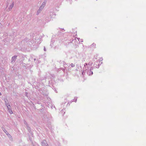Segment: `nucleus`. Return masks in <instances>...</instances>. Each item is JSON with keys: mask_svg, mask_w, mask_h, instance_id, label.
Here are the masks:
<instances>
[{"mask_svg": "<svg viewBox=\"0 0 146 146\" xmlns=\"http://www.w3.org/2000/svg\"><path fill=\"white\" fill-rule=\"evenodd\" d=\"M17 56L16 55H15L12 57L11 62L12 63H13L15 62V61L17 59Z\"/></svg>", "mask_w": 146, "mask_h": 146, "instance_id": "f257e3e1", "label": "nucleus"}, {"mask_svg": "<svg viewBox=\"0 0 146 146\" xmlns=\"http://www.w3.org/2000/svg\"><path fill=\"white\" fill-rule=\"evenodd\" d=\"M14 5V2H13L12 4L10 5L9 6V7L8 8V10H9V11H11L12 8H13V7Z\"/></svg>", "mask_w": 146, "mask_h": 146, "instance_id": "f03ea898", "label": "nucleus"}, {"mask_svg": "<svg viewBox=\"0 0 146 146\" xmlns=\"http://www.w3.org/2000/svg\"><path fill=\"white\" fill-rule=\"evenodd\" d=\"M87 74L89 75H92L93 74V72L91 71V68L90 70L88 71L87 72Z\"/></svg>", "mask_w": 146, "mask_h": 146, "instance_id": "7ed1b4c3", "label": "nucleus"}, {"mask_svg": "<svg viewBox=\"0 0 146 146\" xmlns=\"http://www.w3.org/2000/svg\"><path fill=\"white\" fill-rule=\"evenodd\" d=\"M47 144L46 141L45 140H43L41 143V145L42 146H45Z\"/></svg>", "mask_w": 146, "mask_h": 146, "instance_id": "20e7f679", "label": "nucleus"}, {"mask_svg": "<svg viewBox=\"0 0 146 146\" xmlns=\"http://www.w3.org/2000/svg\"><path fill=\"white\" fill-rule=\"evenodd\" d=\"M5 102V104L6 106H9V104L8 102V101H7V99H5L4 100Z\"/></svg>", "mask_w": 146, "mask_h": 146, "instance_id": "39448f33", "label": "nucleus"}, {"mask_svg": "<svg viewBox=\"0 0 146 146\" xmlns=\"http://www.w3.org/2000/svg\"><path fill=\"white\" fill-rule=\"evenodd\" d=\"M46 1H45L44 2H43V3H42V4L41 5V6H43V7H44L45 6V5L46 4Z\"/></svg>", "mask_w": 146, "mask_h": 146, "instance_id": "423d86ee", "label": "nucleus"}, {"mask_svg": "<svg viewBox=\"0 0 146 146\" xmlns=\"http://www.w3.org/2000/svg\"><path fill=\"white\" fill-rule=\"evenodd\" d=\"M3 130L8 136L10 135L9 133L6 130L4 129V130Z\"/></svg>", "mask_w": 146, "mask_h": 146, "instance_id": "0eeeda50", "label": "nucleus"}, {"mask_svg": "<svg viewBox=\"0 0 146 146\" xmlns=\"http://www.w3.org/2000/svg\"><path fill=\"white\" fill-rule=\"evenodd\" d=\"M9 111V112L11 114L13 113V112L12 111V110H11V108L9 110H8Z\"/></svg>", "mask_w": 146, "mask_h": 146, "instance_id": "6e6552de", "label": "nucleus"}, {"mask_svg": "<svg viewBox=\"0 0 146 146\" xmlns=\"http://www.w3.org/2000/svg\"><path fill=\"white\" fill-rule=\"evenodd\" d=\"M43 8L44 7H43V6H40V7H39V9L41 11Z\"/></svg>", "mask_w": 146, "mask_h": 146, "instance_id": "1a4fd4ad", "label": "nucleus"}, {"mask_svg": "<svg viewBox=\"0 0 146 146\" xmlns=\"http://www.w3.org/2000/svg\"><path fill=\"white\" fill-rule=\"evenodd\" d=\"M41 11L40 10L38 9L37 12V15H38L40 12Z\"/></svg>", "mask_w": 146, "mask_h": 146, "instance_id": "9d476101", "label": "nucleus"}, {"mask_svg": "<svg viewBox=\"0 0 146 146\" xmlns=\"http://www.w3.org/2000/svg\"><path fill=\"white\" fill-rule=\"evenodd\" d=\"M7 106V108L8 110H9L11 108H10V105H9V106L7 105V106Z\"/></svg>", "mask_w": 146, "mask_h": 146, "instance_id": "9b49d317", "label": "nucleus"}, {"mask_svg": "<svg viewBox=\"0 0 146 146\" xmlns=\"http://www.w3.org/2000/svg\"><path fill=\"white\" fill-rule=\"evenodd\" d=\"M77 98H75L73 100V102L75 101V102H76V101H77Z\"/></svg>", "mask_w": 146, "mask_h": 146, "instance_id": "f8f14e48", "label": "nucleus"}, {"mask_svg": "<svg viewBox=\"0 0 146 146\" xmlns=\"http://www.w3.org/2000/svg\"><path fill=\"white\" fill-rule=\"evenodd\" d=\"M77 98H75L73 100V102L75 101V102H76V101H77Z\"/></svg>", "mask_w": 146, "mask_h": 146, "instance_id": "ddd939ff", "label": "nucleus"}, {"mask_svg": "<svg viewBox=\"0 0 146 146\" xmlns=\"http://www.w3.org/2000/svg\"><path fill=\"white\" fill-rule=\"evenodd\" d=\"M71 66L72 67H74L75 66V65L74 64H73V63H71Z\"/></svg>", "mask_w": 146, "mask_h": 146, "instance_id": "4468645a", "label": "nucleus"}, {"mask_svg": "<svg viewBox=\"0 0 146 146\" xmlns=\"http://www.w3.org/2000/svg\"><path fill=\"white\" fill-rule=\"evenodd\" d=\"M92 63H91L90 62L88 64V65L91 66L92 65Z\"/></svg>", "mask_w": 146, "mask_h": 146, "instance_id": "2eb2a0df", "label": "nucleus"}, {"mask_svg": "<svg viewBox=\"0 0 146 146\" xmlns=\"http://www.w3.org/2000/svg\"><path fill=\"white\" fill-rule=\"evenodd\" d=\"M88 65V64L87 63H86L84 64V66L85 67V68H86V66H87Z\"/></svg>", "mask_w": 146, "mask_h": 146, "instance_id": "dca6fc26", "label": "nucleus"}, {"mask_svg": "<svg viewBox=\"0 0 146 146\" xmlns=\"http://www.w3.org/2000/svg\"><path fill=\"white\" fill-rule=\"evenodd\" d=\"M103 60V59L102 58H100V61H102Z\"/></svg>", "mask_w": 146, "mask_h": 146, "instance_id": "f3484780", "label": "nucleus"}, {"mask_svg": "<svg viewBox=\"0 0 146 146\" xmlns=\"http://www.w3.org/2000/svg\"><path fill=\"white\" fill-rule=\"evenodd\" d=\"M44 51H46V49H45V47H44Z\"/></svg>", "mask_w": 146, "mask_h": 146, "instance_id": "a211bd4d", "label": "nucleus"}, {"mask_svg": "<svg viewBox=\"0 0 146 146\" xmlns=\"http://www.w3.org/2000/svg\"><path fill=\"white\" fill-rule=\"evenodd\" d=\"M80 41L81 42H83V40L82 39H81Z\"/></svg>", "mask_w": 146, "mask_h": 146, "instance_id": "6ab92c4d", "label": "nucleus"}, {"mask_svg": "<svg viewBox=\"0 0 146 146\" xmlns=\"http://www.w3.org/2000/svg\"><path fill=\"white\" fill-rule=\"evenodd\" d=\"M82 74L83 75H84V71H83L82 72Z\"/></svg>", "mask_w": 146, "mask_h": 146, "instance_id": "aec40b11", "label": "nucleus"}, {"mask_svg": "<svg viewBox=\"0 0 146 146\" xmlns=\"http://www.w3.org/2000/svg\"><path fill=\"white\" fill-rule=\"evenodd\" d=\"M0 95H1V92H0Z\"/></svg>", "mask_w": 146, "mask_h": 146, "instance_id": "412c9836", "label": "nucleus"}, {"mask_svg": "<svg viewBox=\"0 0 146 146\" xmlns=\"http://www.w3.org/2000/svg\"><path fill=\"white\" fill-rule=\"evenodd\" d=\"M99 66H98V67H96V68H99Z\"/></svg>", "mask_w": 146, "mask_h": 146, "instance_id": "4be33fe9", "label": "nucleus"}, {"mask_svg": "<svg viewBox=\"0 0 146 146\" xmlns=\"http://www.w3.org/2000/svg\"><path fill=\"white\" fill-rule=\"evenodd\" d=\"M26 93L27 94H26V95H27V93Z\"/></svg>", "mask_w": 146, "mask_h": 146, "instance_id": "5701e85b", "label": "nucleus"}, {"mask_svg": "<svg viewBox=\"0 0 146 146\" xmlns=\"http://www.w3.org/2000/svg\"><path fill=\"white\" fill-rule=\"evenodd\" d=\"M26 93L27 94H26V95H27V93Z\"/></svg>", "mask_w": 146, "mask_h": 146, "instance_id": "b1692460", "label": "nucleus"}]
</instances>
